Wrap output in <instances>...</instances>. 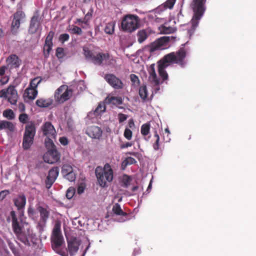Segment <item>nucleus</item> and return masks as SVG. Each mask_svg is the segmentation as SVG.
<instances>
[{
  "label": "nucleus",
  "mask_w": 256,
  "mask_h": 256,
  "mask_svg": "<svg viewBox=\"0 0 256 256\" xmlns=\"http://www.w3.org/2000/svg\"><path fill=\"white\" fill-rule=\"evenodd\" d=\"M186 52L184 48H181L176 52H172L164 56L162 59L168 65L170 64H178L182 68H184L186 64L185 58Z\"/></svg>",
  "instance_id": "1"
},
{
  "label": "nucleus",
  "mask_w": 256,
  "mask_h": 256,
  "mask_svg": "<svg viewBox=\"0 0 256 256\" xmlns=\"http://www.w3.org/2000/svg\"><path fill=\"white\" fill-rule=\"evenodd\" d=\"M95 172L98 184L102 188L113 179V170L108 163L104 164V168L100 166L96 167Z\"/></svg>",
  "instance_id": "2"
},
{
  "label": "nucleus",
  "mask_w": 256,
  "mask_h": 256,
  "mask_svg": "<svg viewBox=\"0 0 256 256\" xmlns=\"http://www.w3.org/2000/svg\"><path fill=\"white\" fill-rule=\"evenodd\" d=\"M206 0H193L190 7L194 12V16L191 20L193 30L198 26L199 20L202 16L206 10L205 4Z\"/></svg>",
  "instance_id": "3"
},
{
  "label": "nucleus",
  "mask_w": 256,
  "mask_h": 256,
  "mask_svg": "<svg viewBox=\"0 0 256 256\" xmlns=\"http://www.w3.org/2000/svg\"><path fill=\"white\" fill-rule=\"evenodd\" d=\"M52 247L53 250L60 248L64 242L61 232V223L57 221L55 222L51 236Z\"/></svg>",
  "instance_id": "4"
},
{
  "label": "nucleus",
  "mask_w": 256,
  "mask_h": 256,
  "mask_svg": "<svg viewBox=\"0 0 256 256\" xmlns=\"http://www.w3.org/2000/svg\"><path fill=\"white\" fill-rule=\"evenodd\" d=\"M139 19L136 16L128 14L124 17L121 23L123 30L132 32L138 28Z\"/></svg>",
  "instance_id": "5"
},
{
  "label": "nucleus",
  "mask_w": 256,
  "mask_h": 256,
  "mask_svg": "<svg viewBox=\"0 0 256 256\" xmlns=\"http://www.w3.org/2000/svg\"><path fill=\"white\" fill-rule=\"evenodd\" d=\"M73 90L66 85L60 86L54 94L56 101L58 103H63L68 100L72 96Z\"/></svg>",
  "instance_id": "6"
},
{
  "label": "nucleus",
  "mask_w": 256,
  "mask_h": 256,
  "mask_svg": "<svg viewBox=\"0 0 256 256\" xmlns=\"http://www.w3.org/2000/svg\"><path fill=\"white\" fill-rule=\"evenodd\" d=\"M36 210L40 213V219L38 222V227L40 230L42 231L46 226L50 217V212L46 208L40 206H37Z\"/></svg>",
  "instance_id": "7"
},
{
  "label": "nucleus",
  "mask_w": 256,
  "mask_h": 256,
  "mask_svg": "<svg viewBox=\"0 0 256 256\" xmlns=\"http://www.w3.org/2000/svg\"><path fill=\"white\" fill-rule=\"evenodd\" d=\"M104 79L110 86L115 90H122L124 87V84L122 80L114 74H106Z\"/></svg>",
  "instance_id": "8"
},
{
  "label": "nucleus",
  "mask_w": 256,
  "mask_h": 256,
  "mask_svg": "<svg viewBox=\"0 0 256 256\" xmlns=\"http://www.w3.org/2000/svg\"><path fill=\"white\" fill-rule=\"evenodd\" d=\"M25 14L21 10H18L13 14V19L11 24V32L16 34L20 28V20L24 18Z\"/></svg>",
  "instance_id": "9"
},
{
  "label": "nucleus",
  "mask_w": 256,
  "mask_h": 256,
  "mask_svg": "<svg viewBox=\"0 0 256 256\" xmlns=\"http://www.w3.org/2000/svg\"><path fill=\"white\" fill-rule=\"evenodd\" d=\"M17 239L23 243L24 245L30 246V244L29 239L32 238V231L29 228H24L18 232L14 233Z\"/></svg>",
  "instance_id": "10"
},
{
  "label": "nucleus",
  "mask_w": 256,
  "mask_h": 256,
  "mask_svg": "<svg viewBox=\"0 0 256 256\" xmlns=\"http://www.w3.org/2000/svg\"><path fill=\"white\" fill-rule=\"evenodd\" d=\"M10 216L12 219V226L14 234L24 229V224L20 216L18 218L16 213L14 210L10 212Z\"/></svg>",
  "instance_id": "11"
},
{
  "label": "nucleus",
  "mask_w": 256,
  "mask_h": 256,
  "mask_svg": "<svg viewBox=\"0 0 256 256\" xmlns=\"http://www.w3.org/2000/svg\"><path fill=\"white\" fill-rule=\"evenodd\" d=\"M54 34V32L51 30L48 32L46 37L43 48L44 55L46 58H48L49 57L50 52L52 50L53 46L52 39Z\"/></svg>",
  "instance_id": "12"
},
{
  "label": "nucleus",
  "mask_w": 256,
  "mask_h": 256,
  "mask_svg": "<svg viewBox=\"0 0 256 256\" xmlns=\"http://www.w3.org/2000/svg\"><path fill=\"white\" fill-rule=\"evenodd\" d=\"M59 174V168L58 166L51 168L46 180V185L47 188H50L55 182Z\"/></svg>",
  "instance_id": "13"
},
{
  "label": "nucleus",
  "mask_w": 256,
  "mask_h": 256,
  "mask_svg": "<svg viewBox=\"0 0 256 256\" xmlns=\"http://www.w3.org/2000/svg\"><path fill=\"white\" fill-rule=\"evenodd\" d=\"M60 158V154L56 150V148L48 151V153L44 156L45 162L49 164H54L58 162Z\"/></svg>",
  "instance_id": "14"
},
{
  "label": "nucleus",
  "mask_w": 256,
  "mask_h": 256,
  "mask_svg": "<svg viewBox=\"0 0 256 256\" xmlns=\"http://www.w3.org/2000/svg\"><path fill=\"white\" fill-rule=\"evenodd\" d=\"M44 135L46 137L56 138V132L54 126L50 122H46L42 126Z\"/></svg>",
  "instance_id": "15"
},
{
  "label": "nucleus",
  "mask_w": 256,
  "mask_h": 256,
  "mask_svg": "<svg viewBox=\"0 0 256 256\" xmlns=\"http://www.w3.org/2000/svg\"><path fill=\"white\" fill-rule=\"evenodd\" d=\"M7 66L10 69L18 68L21 63V60L14 54H12L8 56L6 60Z\"/></svg>",
  "instance_id": "16"
},
{
  "label": "nucleus",
  "mask_w": 256,
  "mask_h": 256,
  "mask_svg": "<svg viewBox=\"0 0 256 256\" xmlns=\"http://www.w3.org/2000/svg\"><path fill=\"white\" fill-rule=\"evenodd\" d=\"M8 100L12 104H16L18 99V94L15 86H10L8 88Z\"/></svg>",
  "instance_id": "17"
},
{
  "label": "nucleus",
  "mask_w": 256,
  "mask_h": 256,
  "mask_svg": "<svg viewBox=\"0 0 256 256\" xmlns=\"http://www.w3.org/2000/svg\"><path fill=\"white\" fill-rule=\"evenodd\" d=\"M169 40L170 38L168 36L162 37L158 39L156 42L152 43L150 46H148V47L150 48V52H154L166 44L169 41Z\"/></svg>",
  "instance_id": "18"
},
{
  "label": "nucleus",
  "mask_w": 256,
  "mask_h": 256,
  "mask_svg": "<svg viewBox=\"0 0 256 256\" xmlns=\"http://www.w3.org/2000/svg\"><path fill=\"white\" fill-rule=\"evenodd\" d=\"M86 134L92 138L98 139L102 136V130L100 127L92 126L86 129Z\"/></svg>",
  "instance_id": "19"
},
{
  "label": "nucleus",
  "mask_w": 256,
  "mask_h": 256,
  "mask_svg": "<svg viewBox=\"0 0 256 256\" xmlns=\"http://www.w3.org/2000/svg\"><path fill=\"white\" fill-rule=\"evenodd\" d=\"M80 244V241L76 238H72L68 242V250L70 256L78 252Z\"/></svg>",
  "instance_id": "20"
},
{
  "label": "nucleus",
  "mask_w": 256,
  "mask_h": 256,
  "mask_svg": "<svg viewBox=\"0 0 256 256\" xmlns=\"http://www.w3.org/2000/svg\"><path fill=\"white\" fill-rule=\"evenodd\" d=\"M168 66H169V65L164 62L162 60H160L158 62V72L162 80V82H160V84L164 82H165L168 79V76L167 72L165 70L166 68Z\"/></svg>",
  "instance_id": "21"
},
{
  "label": "nucleus",
  "mask_w": 256,
  "mask_h": 256,
  "mask_svg": "<svg viewBox=\"0 0 256 256\" xmlns=\"http://www.w3.org/2000/svg\"><path fill=\"white\" fill-rule=\"evenodd\" d=\"M40 25V23L38 16L34 15L30 20L28 30L29 32L32 34L36 33L38 30Z\"/></svg>",
  "instance_id": "22"
},
{
  "label": "nucleus",
  "mask_w": 256,
  "mask_h": 256,
  "mask_svg": "<svg viewBox=\"0 0 256 256\" xmlns=\"http://www.w3.org/2000/svg\"><path fill=\"white\" fill-rule=\"evenodd\" d=\"M54 103V100L52 98H40L36 102V104L40 108H48L50 106Z\"/></svg>",
  "instance_id": "23"
},
{
  "label": "nucleus",
  "mask_w": 256,
  "mask_h": 256,
  "mask_svg": "<svg viewBox=\"0 0 256 256\" xmlns=\"http://www.w3.org/2000/svg\"><path fill=\"white\" fill-rule=\"evenodd\" d=\"M14 206L18 210H21L24 209L26 204V197L24 194H20L14 200Z\"/></svg>",
  "instance_id": "24"
},
{
  "label": "nucleus",
  "mask_w": 256,
  "mask_h": 256,
  "mask_svg": "<svg viewBox=\"0 0 256 256\" xmlns=\"http://www.w3.org/2000/svg\"><path fill=\"white\" fill-rule=\"evenodd\" d=\"M150 77L151 82L154 86H158L160 84V80L157 78L156 74L154 70V64L150 65L149 70Z\"/></svg>",
  "instance_id": "25"
},
{
  "label": "nucleus",
  "mask_w": 256,
  "mask_h": 256,
  "mask_svg": "<svg viewBox=\"0 0 256 256\" xmlns=\"http://www.w3.org/2000/svg\"><path fill=\"white\" fill-rule=\"evenodd\" d=\"M36 128L35 124L30 122L28 123L25 126L24 133V136H30L34 138L36 134Z\"/></svg>",
  "instance_id": "26"
},
{
  "label": "nucleus",
  "mask_w": 256,
  "mask_h": 256,
  "mask_svg": "<svg viewBox=\"0 0 256 256\" xmlns=\"http://www.w3.org/2000/svg\"><path fill=\"white\" fill-rule=\"evenodd\" d=\"M4 130L10 132H13L15 130V126L12 122L6 120H2L0 122V131Z\"/></svg>",
  "instance_id": "27"
},
{
  "label": "nucleus",
  "mask_w": 256,
  "mask_h": 256,
  "mask_svg": "<svg viewBox=\"0 0 256 256\" xmlns=\"http://www.w3.org/2000/svg\"><path fill=\"white\" fill-rule=\"evenodd\" d=\"M38 94V90L34 88L28 87L26 89L24 96L28 100H34Z\"/></svg>",
  "instance_id": "28"
},
{
  "label": "nucleus",
  "mask_w": 256,
  "mask_h": 256,
  "mask_svg": "<svg viewBox=\"0 0 256 256\" xmlns=\"http://www.w3.org/2000/svg\"><path fill=\"white\" fill-rule=\"evenodd\" d=\"M108 54L98 53L96 56H94L91 61L95 64L101 65L104 59L108 57Z\"/></svg>",
  "instance_id": "29"
},
{
  "label": "nucleus",
  "mask_w": 256,
  "mask_h": 256,
  "mask_svg": "<svg viewBox=\"0 0 256 256\" xmlns=\"http://www.w3.org/2000/svg\"><path fill=\"white\" fill-rule=\"evenodd\" d=\"M34 138L24 136L22 140V147L24 150H28L32 146L34 142Z\"/></svg>",
  "instance_id": "30"
},
{
  "label": "nucleus",
  "mask_w": 256,
  "mask_h": 256,
  "mask_svg": "<svg viewBox=\"0 0 256 256\" xmlns=\"http://www.w3.org/2000/svg\"><path fill=\"white\" fill-rule=\"evenodd\" d=\"M149 36L148 32L146 30H142L137 34L138 41L139 43L143 42Z\"/></svg>",
  "instance_id": "31"
},
{
  "label": "nucleus",
  "mask_w": 256,
  "mask_h": 256,
  "mask_svg": "<svg viewBox=\"0 0 256 256\" xmlns=\"http://www.w3.org/2000/svg\"><path fill=\"white\" fill-rule=\"evenodd\" d=\"M112 211L116 215L122 216H127L128 214L126 212H124L120 208V205L116 203L112 207Z\"/></svg>",
  "instance_id": "32"
},
{
  "label": "nucleus",
  "mask_w": 256,
  "mask_h": 256,
  "mask_svg": "<svg viewBox=\"0 0 256 256\" xmlns=\"http://www.w3.org/2000/svg\"><path fill=\"white\" fill-rule=\"evenodd\" d=\"M136 162V160L132 157H128L122 163V169L124 170L128 166L134 164Z\"/></svg>",
  "instance_id": "33"
},
{
  "label": "nucleus",
  "mask_w": 256,
  "mask_h": 256,
  "mask_svg": "<svg viewBox=\"0 0 256 256\" xmlns=\"http://www.w3.org/2000/svg\"><path fill=\"white\" fill-rule=\"evenodd\" d=\"M138 94L140 98L145 100L148 97V92L146 85L142 86L139 88Z\"/></svg>",
  "instance_id": "34"
},
{
  "label": "nucleus",
  "mask_w": 256,
  "mask_h": 256,
  "mask_svg": "<svg viewBox=\"0 0 256 256\" xmlns=\"http://www.w3.org/2000/svg\"><path fill=\"white\" fill-rule=\"evenodd\" d=\"M108 104L112 103L114 104H121L122 103V98L119 96L108 97L106 99Z\"/></svg>",
  "instance_id": "35"
},
{
  "label": "nucleus",
  "mask_w": 256,
  "mask_h": 256,
  "mask_svg": "<svg viewBox=\"0 0 256 256\" xmlns=\"http://www.w3.org/2000/svg\"><path fill=\"white\" fill-rule=\"evenodd\" d=\"M55 138H54V139ZM52 139H53V138L51 137H46L45 138L44 142L48 151L56 148V146L54 145Z\"/></svg>",
  "instance_id": "36"
},
{
  "label": "nucleus",
  "mask_w": 256,
  "mask_h": 256,
  "mask_svg": "<svg viewBox=\"0 0 256 256\" xmlns=\"http://www.w3.org/2000/svg\"><path fill=\"white\" fill-rule=\"evenodd\" d=\"M114 30V22H110L106 24L104 31L106 34H112Z\"/></svg>",
  "instance_id": "37"
},
{
  "label": "nucleus",
  "mask_w": 256,
  "mask_h": 256,
  "mask_svg": "<svg viewBox=\"0 0 256 256\" xmlns=\"http://www.w3.org/2000/svg\"><path fill=\"white\" fill-rule=\"evenodd\" d=\"M132 180V178L130 176L125 174H124L122 180V186L125 188H128L130 186Z\"/></svg>",
  "instance_id": "38"
},
{
  "label": "nucleus",
  "mask_w": 256,
  "mask_h": 256,
  "mask_svg": "<svg viewBox=\"0 0 256 256\" xmlns=\"http://www.w3.org/2000/svg\"><path fill=\"white\" fill-rule=\"evenodd\" d=\"M73 171L72 167L70 164H64L62 167V174L63 176Z\"/></svg>",
  "instance_id": "39"
},
{
  "label": "nucleus",
  "mask_w": 256,
  "mask_h": 256,
  "mask_svg": "<svg viewBox=\"0 0 256 256\" xmlns=\"http://www.w3.org/2000/svg\"><path fill=\"white\" fill-rule=\"evenodd\" d=\"M84 54L85 58L88 60H92L94 54L92 51L89 50L88 48L84 47L83 48Z\"/></svg>",
  "instance_id": "40"
},
{
  "label": "nucleus",
  "mask_w": 256,
  "mask_h": 256,
  "mask_svg": "<svg viewBox=\"0 0 256 256\" xmlns=\"http://www.w3.org/2000/svg\"><path fill=\"white\" fill-rule=\"evenodd\" d=\"M3 116L8 120H13L14 118V114L12 110L8 109L4 111Z\"/></svg>",
  "instance_id": "41"
},
{
  "label": "nucleus",
  "mask_w": 256,
  "mask_h": 256,
  "mask_svg": "<svg viewBox=\"0 0 256 256\" xmlns=\"http://www.w3.org/2000/svg\"><path fill=\"white\" fill-rule=\"evenodd\" d=\"M150 130V124L148 123L144 124L141 127V134L144 136H147Z\"/></svg>",
  "instance_id": "42"
},
{
  "label": "nucleus",
  "mask_w": 256,
  "mask_h": 256,
  "mask_svg": "<svg viewBox=\"0 0 256 256\" xmlns=\"http://www.w3.org/2000/svg\"><path fill=\"white\" fill-rule=\"evenodd\" d=\"M154 137L156 138V141L153 144V148L155 150H160V136L156 131H155Z\"/></svg>",
  "instance_id": "43"
},
{
  "label": "nucleus",
  "mask_w": 256,
  "mask_h": 256,
  "mask_svg": "<svg viewBox=\"0 0 256 256\" xmlns=\"http://www.w3.org/2000/svg\"><path fill=\"white\" fill-rule=\"evenodd\" d=\"M42 80L40 76L34 78L30 82V87L34 88L36 89L37 86L41 82Z\"/></svg>",
  "instance_id": "44"
},
{
  "label": "nucleus",
  "mask_w": 256,
  "mask_h": 256,
  "mask_svg": "<svg viewBox=\"0 0 256 256\" xmlns=\"http://www.w3.org/2000/svg\"><path fill=\"white\" fill-rule=\"evenodd\" d=\"M106 110V106L104 104L100 103L94 110V114L98 115L101 112H104Z\"/></svg>",
  "instance_id": "45"
},
{
  "label": "nucleus",
  "mask_w": 256,
  "mask_h": 256,
  "mask_svg": "<svg viewBox=\"0 0 256 256\" xmlns=\"http://www.w3.org/2000/svg\"><path fill=\"white\" fill-rule=\"evenodd\" d=\"M70 32L73 34L78 35H81L82 33L81 28L76 26H74L73 28L70 30Z\"/></svg>",
  "instance_id": "46"
},
{
  "label": "nucleus",
  "mask_w": 256,
  "mask_h": 256,
  "mask_svg": "<svg viewBox=\"0 0 256 256\" xmlns=\"http://www.w3.org/2000/svg\"><path fill=\"white\" fill-rule=\"evenodd\" d=\"M130 79L132 85H136L140 84V80L135 74H131L130 75Z\"/></svg>",
  "instance_id": "47"
},
{
  "label": "nucleus",
  "mask_w": 256,
  "mask_h": 256,
  "mask_svg": "<svg viewBox=\"0 0 256 256\" xmlns=\"http://www.w3.org/2000/svg\"><path fill=\"white\" fill-rule=\"evenodd\" d=\"M56 55L58 58H62L64 56V49L62 48H58L56 50Z\"/></svg>",
  "instance_id": "48"
},
{
  "label": "nucleus",
  "mask_w": 256,
  "mask_h": 256,
  "mask_svg": "<svg viewBox=\"0 0 256 256\" xmlns=\"http://www.w3.org/2000/svg\"><path fill=\"white\" fill-rule=\"evenodd\" d=\"M132 130L128 128H126L124 131V136L127 140H130L132 138Z\"/></svg>",
  "instance_id": "49"
},
{
  "label": "nucleus",
  "mask_w": 256,
  "mask_h": 256,
  "mask_svg": "<svg viewBox=\"0 0 256 256\" xmlns=\"http://www.w3.org/2000/svg\"><path fill=\"white\" fill-rule=\"evenodd\" d=\"M18 119L22 123L26 124L28 120V116L26 114H22L19 116Z\"/></svg>",
  "instance_id": "50"
},
{
  "label": "nucleus",
  "mask_w": 256,
  "mask_h": 256,
  "mask_svg": "<svg viewBox=\"0 0 256 256\" xmlns=\"http://www.w3.org/2000/svg\"><path fill=\"white\" fill-rule=\"evenodd\" d=\"M66 179L70 182H73L76 179V174L74 171L64 176Z\"/></svg>",
  "instance_id": "51"
},
{
  "label": "nucleus",
  "mask_w": 256,
  "mask_h": 256,
  "mask_svg": "<svg viewBox=\"0 0 256 256\" xmlns=\"http://www.w3.org/2000/svg\"><path fill=\"white\" fill-rule=\"evenodd\" d=\"M176 0H167L164 4V6L171 9L173 8Z\"/></svg>",
  "instance_id": "52"
},
{
  "label": "nucleus",
  "mask_w": 256,
  "mask_h": 256,
  "mask_svg": "<svg viewBox=\"0 0 256 256\" xmlns=\"http://www.w3.org/2000/svg\"><path fill=\"white\" fill-rule=\"evenodd\" d=\"M74 194V190L72 188H70L66 191V197L68 199H71Z\"/></svg>",
  "instance_id": "53"
},
{
  "label": "nucleus",
  "mask_w": 256,
  "mask_h": 256,
  "mask_svg": "<svg viewBox=\"0 0 256 256\" xmlns=\"http://www.w3.org/2000/svg\"><path fill=\"white\" fill-rule=\"evenodd\" d=\"M69 38H70V36L68 34H62L60 36L59 40L61 42L64 43L66 41L68 40Z\"/></svg>",
  "instance_id": "54"
},
{
  "label": "nucleus",
  "mask_w": 256,
  "mask_h": 256,
  "mask_svg": "<svg viewBox=\"0 0 256 256\" xmlns=\"http://www.w3.org/2000/svg\"><path fill=\"white\" fill-rule=\"evenodd\" d=\"M128 116L122 113H120L118 114V119L120 123H122L126 120L128 118Z\"/></svg>",
  "instance_id": "55"
},
{
  "label": "nucleus",
  "mask_w": 256,
  "mask_h": 256,
  "mask_svg": "<svg viewBox=\"0 0 256 256\" xmlns=\"http://www.w3.org/2000/svg\"><path fill=\"white\" fill-rule=\"evenodd\" d=\"M28 214L29 217L34 218L36 216V212L34 208L30 206L28 209Z\"/></svg>",
  "instance_id": "56"
},
{
  "label": "nucleus",
  "mask_w": 256,
  "mask_h": 256,
  "mask_svg": "<svg viewBox=\"0 0 256 256\" xmlns=\"http://www.w3.org/2000/svg\"><path fill=\"white\" fill-rule=\"evenodd\" d=\"M162 31L164 34H171L174 32V30L171 27H166L164 26L162 28Z\"/></svg>",
  "instance_id": "57"
},
{
  "label": "nucleus",
  "mask_w": 256,
  "mask_h": 256,
  "mask_svg": "<svg viewBox=\"0 0 256 256\" xmlns=\"http://www.w3.org/2000/svg\"><path fill=\"white\" fill-rule=\"evenodd\" d=\"M10 194V191L8 190H4L0 192V201L3 200L6 196Z\"/></svg>",
  "instance_id": "58"
},
{
  "label": "nucleus",
  "mask_w": 256,
  "mask_h": 256,
  "mask_svg": "<svg viewBox=\"0 0 256 256\" xmlns=\"http://www.w3.org/2000/svg\"><path fill=\"white\" fill-rule=\"evenodd\" d=\"M8 88L0 90V98H8Z\"/></svg>",
  "instance_id": "59"
},
{
  "label": "nucleus",
  "mask_w": 256,
  "mask_h": 256,
  "mask_svg": "<svg viewBox=\"0 0 256 256\" xmlns=\"http://www.w3.org/2000/svg\"><path fill=\"white\" fill-rule=\"evenodd\" d=\"M86 186L84 184H81L80 186H78V189H77V192L79 194H82L84 192V190H85Z\"/></svg>",
  "instance_id": "60"
},
{
  "label": "nucleus",
  "mask_w": 256,
  "mask_h": 256,
  "mask_svg": "<svg viewBox=\"0 0 256 256\" xmlns=\"http://www.w3.org/2000/svg\"><path fill=\"white\" fill-rule=\"evenodd\" d=\"M56 252L60 255L61 256H68V254L64 252L61 248H58L57 250H54Z\"/></svg>",
  "instance_id": "61"
},
{
  "label": "nucleus",
  "mask_w": 256,
  "mask_h": 256,
  "mask_svg": "<svg viewBox=\"0 0 256 256\" xmlns=\"http://www.w3.org/2000/svg\"><path fill=\"white\" fill-rule=\"evenodd\" d=\"M60 142L63 146H66L68 144V141L66 138L62 137L60 138Z\"/></svg>",
  "instance_id": "62"
},
{
  "label": "nucleus",
  "mask_w": 256,
  "mask_h": 256,
  "mask_svg": "<svg viewBox=\"0 0 256 256\" xmlns=\"http://www.w3.org/2000/svg\"><path fill=\"white\" fill-rule=\"evenodd\" d=\"M18 108L20 112H23L25 110V106L24 103L20 102L18 104Z\"/></svg>",
  "instance_id": "63"
},
{
  "label": "nucleus",
  "mask_w": 256,
  "mask_h": 256,
  "mask_svg": "<svg viewBox=\"0 0 256 256\" xmlns=\"http://www.w3.org/2000/svg\"><path fill=\"white\" fill-rule=\"evenodd\" d=\"M8 66H2L0 68V76H2L4 74L6 70L8 68Z\"/></svg>",
  "instance_id": "64"
}]
</instances>
